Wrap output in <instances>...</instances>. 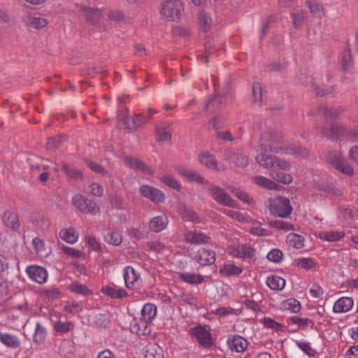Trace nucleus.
<instances>
[{
  "mask_svg": "<svg viewBox=\"0 0 358 358\" xmlns=\"http://www.w3.org/2000/svg\"><path fill=\"white\" fill-rule=\"evenodd\" d=\"M259 147L262 150L278 154L288 153L282 134L275 129L268 128L261 134Z\"/></svg>",
  "mask_w": 358,
  "mask_h": 358,
  "instance_id": "nucleus-1",
  "label": "nucleus"
},
{
  "mask_svg": "<svg viewBox=\"0 0 358 358\" xmlns=\"http://www.w3.org/2000/svg\"><path fill=\"white\" fill-rule=\"evenodd\" d=\"M267 206L271 215L280 217H287L292 210L289 200L283 196L270 198Z\"/></svg>",
  "mask_w": 358,
  "mask_h": 358,
  "instance_id": "nucleus-2",
  "label": "nucleus"
},
{
  "mask_svg": "<svg viewBox=\"0 0 358 358\" xmlns=\"http://www.w3.org/2000/svg\"><path fill=\"white\" fill-rule=\"evenodd\" d=\"M321 132L324 137L332 141L337 140L340 137L352 138L355 134V131L352 129L338 122H332L329 128L322 127Z\"/></svg>",
  "mask_w": 358,
  "mask_h": 358,
  "instance_id": "nucleus-3",
  "label": "nucleus"
},
{
  "mask_svg": "<svg viewBox=\"0 0 358 358\" xmlns=\"http://www.w3.org/2000/svg\"><path fill=\"white\" fill-rule=\"evenodd\" d=\"M257 163L264 169H280L281 171H288L290 169V164L282 159L264 153L256 156Z\"/></svg>",
  "mask_w": 358,
  "mask_h": 358,
  "instance_id": "nucleus-4",
  "label": "nucleus"
},
{
  "mask_svg": "<svg viewBox=\"0 0 358 358\" xmlns=\"http://www.w3.org/2000/svg\"><path fill=\"white\" fill-rule=\"evenodd\" d=\"M184 11L183 5L178 0H167L162 5L160 13L169 21L179 20Z\"/></svg>",
  "mask_w": 358,
  "mask_h": 358,
  "instance_id": "nucleus-5",
  "label": "nucleus"
},
{
  "mask_svg": "<svg viewBox=\"0 0 358 358\" xmlns=\"http://www.w3.org/2000/svg\"><path fill=\"white\" fill-rule=\"evenodd\" d=\"M73 206L84 214L96 215L100 212L98 205L93 201L84 197L81 194H76L72 199Z\"/></svg>",
  "mask_w": 358,
  "mask_h": 358,
  "instance_id": "nucleus-6",
  "label": "nucleus"
},
{
  "mask_svg": "<svg viewBox=\"0 0 358 358\" xmlns=\"http://www.w3.org/2000/svg\"><path fill=\"white\" fill-rule=\"evenodd\" d=\"M327 161L340 172L350 176L353 175L352 166L348 162L343 159L340 152L331 151L327 156Z\"/></svg>",
  "mask_w": 358,
  "mask_h": 358,
  "instance_id": "nucleus-7",
  "label": "nucleus"
},
{
  "mask_svg": "<svg viewBox=\"0 0 358 358\" xmlns=\"http://www.w3.org/2000/svg\"><path fill=\"white\" fill-rule=\"evenodd\" d=\"M208 191L210 192L211 196L220 204L234 207L235 201L233 200L229 194L225 192L222 188L217 187L214 185H210Z\"/></svg>",
  "mask_w": 358,
  "mask_h": 358,
  "instance_id": "nucleus-8",
  "label": "nucleus"
},
{
  "mask_svg": "<svg viewBox=\"0 0 358 358\" xmlns=\"http://www.w3.org/2000/svg\"><path fill=\"white\" fill-rule=\"evenodd\" d=\"M224 159L237 168L243 169L249 164V159L246 155L234 150L225 151Z\"/></svg>",
  "mask_w": 358,
  "mask_h": 358,
  "instance_id": "nucleus-9",
  "label": "nucleus"
},
{
  "mask_svg": "<svg viewBox=\"0 0 358 358\" xmlns=\"http://www.w3.org/2000/svg\"><path fill=\"white\" fill-rule=\"evenodd\" d=\"M139 192L154 203H162L165 199L164 194L161 190L148 185H141Z\"/></svg>",
  "mask_w": 358,
  "mask_h": 358,
  "instance_id": "nucleus-10",
  "label": "nucleus"
},
{
  "mask_svg": "<svg viewBox=\"0 0 358 358\" xmlns=\"http://www.w3.org/2000/svg\"><path fill=\"white\" fill-rule=\"evenodd\" d=\"M29 276L34 281L42 284L47 280L48 273L45 268L37 265H31L26 270Z\"/></svg>",
  "mask_w": 358,
  "mask_h": 358,
  "instance_id": "nucleus-11",
  "label": "nucleus"
},
{
  "mask_svg": "<svg viewBox=\"0 0 358 358\" xmlns=\"http://www.w3.org/2000/svg\"><path fill=\"white\" fill-rule=\"evenodd\" d=\"M227 99V93L223 95L215 94L210 96L208 102L205 106V110L207 112L213 113L215 110L221 109L226 105L225 100Z\"/></svg>",
  "mask_w": 358,
  "mask_h": 358,
  "instance_id": "nucleus-12",
  "label": "nucleus"
},
{
  "mask_svg": "<svg viewBox=\"0 0 358 358\" xmlns=\"http://www.w3.org/2000/svg\"><path fill=\"white\" fill-rule=\"evenodd\" d=\"M150 321L145 320L141 317L139 319L134 318L131 323V331L136 334L147 335L150 333Z\"/></svg>",
  "mask_w": 358,
  "mask_h": 358,
  "instance_id": "nucleus-13",
  "label": "nucleus"
},
{
  "mask_svg": "<svg viewBox=\"0 0 358 358\" xmlns=\"http://www.w3.org/2000/svg\"><path fill=\"white\" fill-rule=\"evenodd\" d=\"M124 161L126 165L131 169L141 171L148 175H152L154 173V171L150 167L136 158L127 156L124 157Z\"/></svg>",
  "mask_w": 358,
  "mask_h": 358,
  "instance_id": "nucleus-14",
  "label": "nucleus"
},
{
  "mask_svg": "<svg viewBox=\"0 0 358 358\" xmlns=\"http://www.w3.org/2000/svg\"><path fill=\"white\" fill-rule=\"evenodd\" d=\"M193 335L198 342L204 347H209L213 344L210 332L202 327H196L192 329Z\"/></svg>",
  "mask_w": 358,
  "mask_h": 358,
  "instance_id": "nucleus-15",
  "label": "nucleus"
},
{
  "mask_svg": "<svg viewBox=\"0 0 358 358\" xmlns=\"http://www.w3.org/2000/svg\"><path fill=\"white\" fill-rule=\"evenodd\" d=\"M148 119L143 114H134L131 117L123 118L124 126L129 130H136L146 122Z\"/></svg>",
  "mask_w": 358,
  "mask_h": 358,
  "instance_id": "nucleus-16",
  "label": "nucleus"
},
{
  "mask_svg": "<svg viewBox=\"0 0 358 358\" xmlns=\"http://www.w3.org/2000/svg\"><path fill=\"white\" fill-rule=\"evenodd\" d=\"M3 223L8 227L13 230H17L20 226L17 214L11 210H6L1 217Z\"/></svg>",
  "mask_w": 358,
  "mask_h": 358,
  "instance_id": "nucleus-17",
  "label": "nucleus"
},
{
  "mask_svg": "<svg viewBox=\"0 0 358 358\" xmlns=\"http://www.w3.org/2000/svg\"><path fill=\"white\" fill-rule=\"evenodd\" d=\"M171 123L162 121L157 124L155 127V135L157 141H166L171 140V134L168 131Z\"/></svg>",
  "mask_w": 358,
  "mask_h": 358,
  "instance_id": "nucleus-18",
  "label": "nucleus"
},
{
  "mask_svg": "<svg viewBox=\"0 0 358 358\" xmlns=\"http://www.w3.org/2000/svg\"><path fill=\"white\" fill-rule=\"evenodd\" d=\"M196 262L201 266L212 264L215 261V254L213 251L202 248L195 257Z\"/></svg>",
  "mask_w": 358,
  "mask_h": 358,
  "instance_id": "nucleus-19",
  "label": "nucleus"
},
{
  "mask_svg": "<svg viewBox=\"0 0 358 358\" xmlns=\"http://www.w3.org/2000/svg\"><path fill=\"white\" fill-rule=\"evenodd\" d=\"M227 343L231 350L238 352L244 351L248 346V341L238 335L229 336Z\"/></svg>",
  "mask_w": 358,
  "mask_h": 358,
  "instance_id": "nucleus-20",
  "label": "nucleus"
},
{
  "mask_svg": "<svg viewBox=\"0 0 358 358\" xmlns=\"http://www.w3.org/2000/svg\"><path fill=\"white\" fill-rule=\"evenodd\" d=\"M196 19L199 30L206 32L210 29L213 24V20L210 15L207 11H200L197 14Z\"/></svg>",
  "mask_w": 358,
  "mask_h": 358,
  "instance_id": "nucleus-21",
  "label": "nucleus"
},
{
  "mask_svg": "<svg viewBox=\"0 0 358 358\" xmlns=\"http://www.w3.org/2000/svg\"><path fill=\"white\" fill-rule=\"evenodd\" d=\"M23 22L25 25L32 29H42L47 26L48 21L41 17L26 15L23 17Z\"/></svg>",
  "mask_w": 358,
  "mask_h": 358,
  "instance_id": "nucleus-22",
  "label": "nucleus"
},
{
  "mask_svg": "<svg viewBox=\"0 0 358 358\" xmlns=\"http://www.w3.org/2000/svg\"><path fill=\"white\" fill-rule=\"evenodd\" d=\"M80 12L83 13L85 19L94 24L96 23L101 17V11L97 8H90V7H81Z\"/></svg>",
  "mask_w": 358,
  "mask_h": 358,
  "instance_id": "nucleus-23",
  "label": "nucleus"
},
{
  "mask_svg": "<svg viewBox=\"0 0 358 358\" xmlns=\"http://www.w3.org/2000/svg\"><path fill=\"white\" fill-rule=\"evenodd\" d=\"M168 224V219L164 215H159L153 217L150 223V229L155 232H159L166 228Z\"/></svg>",
  "mask_w": 358,
  "mask_h": 358,
  "instance_id": "nucleus-24",
  "label": "nucleus"
},
{
  "mask_svg": "<svg viewBox=\"0 0 358 358\" xmlns=\"http://www.w3.org/2000/svg\"><path fill=\"white\" fill-rule=\"evenodd\" d=\"M353 306V300L350 297H342L336 301L334 306V311L336 313H344L348 311Z\"/></svg>",
  "mask_w": 358,
  "mask_h": 358,
  "instance_id": "nucleus-25",
  "label": "nucleus"
},
{
  "mask_svg": "<svg viewBox=\"0 0 358 358\" xmlns=\"http://www.w3.org/2000/svg\"><path fill=\"white\" fill-rule=\"evenodd\" d=\"M280 169H273L269 173V176L274 180L283 184H289L292 181V177L290 174L279 171Z\"/></svg>",
  "mask_w": 358,
  "mask_h": 358,
  "instance_id": "nucleus-26",
  "label": "nucleus"
},
{
  "mask_svg": "<svg viewBox=\"0 0 358 358\" xmlns=\"http://www.w3.org/2000/svg\"><path fill=\"white\" fill-rule=\"evenodd\" d=\"M318 112L322 113L325 120H335L341 113V108L327 107L325 106H320L317 108Z\"/></svg>",
  "mask_w": 358,
  "mask_h": 358,
  "instance_id": "nucleus-27",
  "label": "nucleus"
},
{
  "mask_svg": "<svg viewBox=\"0 0 358 358\" xmlns=\"http://www.w3.org/2000/svg\"><path fill=\"white\" fill-rule=\"evenodd\" d=\"M145 358H163V350L157 344H149L146 346Z\"/></svg>",
  "mask_w": 358,
  "mask_h": 358,
  "instance_id": "nucleus-28",
  "label": "nucleus"
},
{
  "mask_svg": "<svg viewBox=\"0 0 358 358\" xmlns=\"http://www.w3.org/2000/svg\"><path fill=\"white\" fill-rule=\"evenodd\" d=\"M253 180L258 186L268 189H278L279 187L278 185L273 181L261 176H255Z\"/></svg>",
  "mask_w": 358,
  "mask_h": 358,
  "instance_id": "nucleus-29",
  "label": "nucleus"
},
{
  "mask_svg": "<svg viewBox=\"0 0 358 358\" xmlns=\"http://www.w3.org/2000/svg\"><path fill=\"white\" fill-rule=\"evenodd\" d=\"M92 321L96 327L106 328L110 322V314L108 313H96L93 316Z\"/></svg>",
  "mask_w": 358,
  "mask_h": 358,
  "instance_id": "nucleus-30",
  "label": "nucleus"
},
{
  "mask_svg": "<svg viewBox=\"0 0 358 358\" xmlns=\"http://www.w3.org/2000/svg\"><path fill=\"white\" fill-rule=\"evenodd\" d=\"M0 341L8 348H17L20 345L17 338L9 334L0 333Z\"/></svg>",
  "mask_w": 358,
  "mask_h": 358,
  "instance_id": "nucleus-31",
  "label": "nucleus"
},
{
  "mask_svg": "<svg viewBox=\"0 0 358 358\" xmlns=\"http://www.w3.org/2000/svg\"><path fill=\"white\" fill-rule=\"evenodd\" d=\"M267 285L273 290H281L285 285V280L278 275H271L266 280Z\"/></svg>",
  "mask_w": 358,
  "mask_h": 358,
  "instance_id": "nucleus-32",
  "label": "nucleus"
},
{
  "mask_svg": "<svg viewBox=\"0 0 358 358\" xmlns=\"http://www.w3.org/2000/svg\"><path fill=\"white\" fill-rule=\"evenodd\" d=\"M286 242L289 246L301 249L303 247L304 239L299 234L290 233L286 237Z\"/></svg>",
  "mask_w": 358,
  "mask_h": 358,
  "instance_id": "nucleus-33",
  "label": "nucleus"
},
{
  "mask_svg": "<svg viewBox=\"0 0 358 358\" xmlns=\"http://www.w3.org/2000/svg\"><path fill=\"white\" fill-rule=\"evenodd\" d=\"M59 236L69 243H74L78 238V234L73 228H69L61 230Z\"/></svg>",
  "mask_w": 358,
  "mask_h": 358,
  "instance_id": "nucleus-34",
  "label": "nucleus"
},
{
  "mask_svg": "<svg viewBox=\"0 0 358 358\" xmlns=\"http://www.w3.org/2000/svg\"><path fill=\"white\" fill-rule=\"evenodd\" d=\"M141 318L150 321L154 318L157 313V308L152 303H146L141 309Z\"/></svg>",
  "mask_w": 358,
  "mask_h": 358,
  "instance_id": "nucleus-35",
  "label": "nucleus"
},
{
  "mask_svg": "<svg viewBox=\"0 0 358 358\" xmlns=\"http://www.w3.org/2000/svg\"><path fill=\"white\" fill-rule=\"evenodd\" d=\"M124 278L127 287H129L138 280V275L131 266H127L124 270Z\"/></svg>",
  "mask_w": 358,
  "mask_h": 358,
  "instance_id": "nucleus-36",
  "label": "nucleus"
},
{
  "mask_svg": "<svg viewBox=\"0 0 358 358\" xmlns=\"http://www.w3.org/2000/svg\"><path fill=\"white\" fill-rule=\"evenodd\" d=\"M179 213L183 219L186 220L192 221L193 222H199V217L195 212L189 209L185 206H181L178 210Z\"/></svg>",
  "mask_w": 358,
  "mask_h": 358,
  "instance_id": "nucleus-37",
  "label": "nucleus"
},
{
  "mask_svg": "<svg viewBox=\"0 0 358 358\" xmlns=\"http://www.w3.org/2000/svg\"><path fill=\"white\" fill-rule=\"evenodd\" d=\"M185 239L192 243L199 244L207 243L208 237L202 233L192 231L186 234Z\"/></svg>",
  "mask_w": 358,
  "mask_h": 358,
  "instance_id": "nucleus-38",
  "label": "nucleus"
},
{
  "mask_svg": "<svg viewBox=\"0 0 358 358\" xmlns=\"http://www.w3.org/2000/svg\"><path fill=\"white\" fill-rule=\"evenodd\" d=\"M47 332L45 329L39 323L37 322L35 327V332L33 336V341L37 344L43 343L46 338Z\"/></svg>",
  "mask_w": 358,
  "mask_h": 358,
  "instance_id": "nucleus-39",
  "label": "nucleus"
},
{
  "mask_svg": "<svg viewBox=\"0 0 358 358\" xmlns=\"http://www.w3.org/2000/svg\"><path fill=\"white\" fill-rule=\"evenodd\" d=\"M310 90L315 92V95L318 97H322L331 94L334 88L332 86H327L326 87H320L317 85L315 83L312 82L310 85Z\"/></svg>",
  "mask_w": 358,
  "mask_h": 358,
  "instance_id": "nucleus-40",
  "label": "nucleus"
},
{
  "mask_svg": "<svg viewBox=\"0 0 358 358\" xmlns=\"http://www.w3.org/2000/svg\"><path fill=\"white\" fill-rule=\"evenodd\" d=\"M268 224L272 228H276L284 231L294 230L293 224L282 220H271L268 222Z\"/></svg>",
  "mask_w": 358,
  "mask_h": 358,
  "instance_id": "nucleus-41",
  "label": "nucleus"
},
{
  "mask_svg": "<svg viewBox=\"0 0 358 358\" xmlns=\"http://www.w3.org/2000/svg\"><path fill=\"white\" fill-rule=\"evenodd\" d=\"M353 57L349 49L344 50L342 53V69L344 71L350 69L353 66Z\"/></svg>",
  "mask_w": 358,
  "mask_h": 358,
  "instance_id": "nucleus-42",
  "label": "nucleus"
},
{
  "mask_svg": "<svg viewBox=\"0 0 358 358\" xmlns=\"http://www.w3.org/2000/svg\"><path fill=\"white\" fill-rule=\"evenodd\" d=\"M180 278L190 284H199L201 283L204 280V277L201 275L187 273H181L180 275Z\"/></svg>",
  "mask_w": 358,
  "mask_h": 358,
  "instance_id": "nucleus-43",
  "label": "nucleus"
},
{
  "mask_svg": "<svg viewBox=\"0 0 358 358\" xmlns=\"http://www.w3.org/2000/svg\"><path fill=\"white\" fill-rule=\"evenodd\" d=\"M199 160L202 164L209 169H215L217 166V162L215 157L208 152L200 155Z\"/></svg>",
  "mask_w": 358,
  "mask_h": 358,
  "instance_id": "nucleus-44",
  "label": "nucleus"
},
{
  "mask_svg": "<svg viewBox=\"0 0 358 358\" xmlns=\"http://www.w3.org/2000/svg\"><path fill=\"white\" fill-rule=\"evenodd\" d=\"M220 272L225 275H239L242 272V268L234 264H225L223 267L220 268Z\"/></svg>",
  "mask_w": 358,
  "mask_h": 358,
  "instance_id": "nucleus-45",
  "label": "nucleus"
},
{
  "mask_svg": "<svg viewBox=\"0 0 358 358\" xmlns=\"http://www.w3.org/2000/svg\"><path fill=\"white\" fill-rule=\"evenodd\" d=\"M252 102L262 104L263 101L262 87L259 83H254L252 85Z\"/></svg>",
  "mask_w": 358,
  "mask_h": 358,
  "instance_id": "nucleus-46",
  "label": "nucleus"
},
{
  "mask_svg": "<svg viewBox=\"0 0 358 358\" xmlns=\"http://www.w3.org/2000/svg\"><path fill=\"white\" fill-rule=\"evenodd\" d=\"M103 292L113 299H121L127 295V292L122 289H115L112 287L103 288Z\"/></svg>",
  "mask_w": 358,
  "mask_h": 358,
  "instance_id": "nucleus-47",
  "label": "nucleus"
},
{
  "mask_svg": "<svg viewBox=\"0 0 358 358\" xmlns=\"http://www.w3.org/2000/svg\"><path fill=\"white\" fill-rule=\"evenodd\" d=\"M345 234L343 232H337V231H326L322 232L320 237L322 239H324L327 241H336L340 240L341 238L344 236Z\"/></svg>",
  "mask_w": 358,
  "mask_h": 358,
  "instance_id": "nucleus-48",
  "label": "nucleus"
},
{
  "mask_svg": "<svg viewBox=\"0 0 358 358\" xmlns=\"http://www.w3.org/2000/svg\"><path fill=\"white\" fill-rule=\"evenodd\" d=\"M288 150L289 152L287 154L294 155L303 158H306L310 155V151L307 148L301 146H293L288 148Z\"/></svg>",
  "mask_w": 358,
  "mask_h": 358,
  "instance_id": "nucleus-49",
  "label": "nucleus"
},
{
  "mask_svg": "<svg viewBox=\"0 0 358 358\" xmlns=\"http://www.w3.org/2000/svg\"><path fill=\"white\" fill-rule=\"evenodd\" d=\"M69 287L71 292L76 294L83 295H87L91 294L90 289L85 285L79 282H73L71 284Z\"/></svg>",
  "mask_w": 358,
  "mask_h": 358,
  "instance_id": "nucleus-50",
  "label": "nucleus"
},
{
  "mask_svg": "<svg viewBox=\"0 0 358 358\" xmlns=\"http://www.w3.org/2000/svg\"><path fill=\"white\" fill-rule=\"evenodd\" d=\"M62 169L68 176L73 179L76 180L81 178V171L77 169H74L70 165L65 162L62 164Z\"/></svg>",
  "mask_w": 358,
  "mask_h": 358,
  "instance_id": "nucleus-51",
  "label": "nucleus"
},
{
  "mask_svg": "<svg viewBox=\"0 0 358 358\" xmlns=\"http://www.w3.org/2000/svg\"><path fill=\"white\" fill-rule=\"evenodd\" d=\"M225 120L221 115H217L213 117L208 122L209 128L213 129H218L224 127Z\"/></svg>",
  "mask_w": 358,
  "mask_h": 358,
  "instance_id": "nucleus-52",
  "label": "nucleus"
},
{
  "mask_svg": "<svg viewBox=\"0 0 358 358\" xmlns=\"http://www.w3.org/2000/svg\"><path fill=\"white\" fill-rule=\"evenodd\" d=\"M283 306L285 309L293 313H297L301 309L300 303L294 299H289L284 301Z\"/></svg>",
  "mask_w": 358,
  "mask_h": 358,
  "instance_id": "nucleus-53",
  "label": "nucleus"
},
{
  "mask_svg": "<svg viewBox=\"0 0 358 358\" xmlns=\"http://www.w3.org/2000/svg\"><path fill=\"white\" fill-rule=\"evenodd\" d=\"M64 141V136H62L49 138L46 143V148L48 150H55Z\"/></svg>",
  "mask_w": 358,
  "mask_h": 358,
  "instance_id": "nucleus-54",
  "label": "nucleus"
},
{
  "mask_svg": "<svg viewBox=\"0 0 358 358\" xmlns=\"http://www.w3.org/2000/svg\"><path fill=\"white\" fill-rule=\"evenodd\" d=\"M310 13L318 17L323 15L322 5L319 3L307 2Z\"/></svg>",
  "mask_w": 358,
  "mask_h": 358,
  "instance_id": "nucleus-55",
  "label": "nucleus"
},
{
  "mask_svg": "<svg viewBox=\"0 0 358 358\" xmlns=\"http://www.w3.org/2000/svg\"><path fill=\"white\" fill-rule=\"evenodd\" d=\"M162 181L169 187L175 189L178 191L180 190V183L173 178L171 176L167 175L164 176Z\"/></svg>",
  "mask_w": 358,
  "mask_h": 358,
  "instance_id": "nucleus-56",
  "label": "nucleus"
},
{
  "mask_svg": "<svg viewBox=\"0 0 358 358\" xmlns=\"http://www.w3.org/2000/svg\"><path fill=\"white\" fill-rule=\"evenodd\" d=\"M189 180L194 181L199 184H208V181L203 178L197 171L191 169L187 178Z\"/></svg>",
  "mask_w": 358,
  "mask_h": 358,
  "instance_id": "nucleus-57",
  "label": "nucleus"
},
{
  "mask_svg": "<svg viewBox=\"0 0 358 358\" xmlns=\"http://www.w3.org/2000/svg\"><path fill=\"white\" fill-rule=\"evenodd\" d=\"M282 252L278 249H273L267 255V259L273 262H280L282 258Z\"/></svg>",
  "mask_w": 358,
  "mask_h": 358,
  "instance_id": "nucleus-58",
  "label": "nucleus"
},
{
  "mask_svg": "<svg viewBox=\"0 0 358 358\" xmlns=\"http://www.w3.org/2000/svg\"><path fill=\"white\" fill-rule=\"evenodd\" d=\"M87 166L93 171L95 173L101 174V175H106L108 173V171L106 169H105L101 165L99 164H97L94 162L87 161L86 162Z\"/></svg>",
  "mask_w": 358,
  "mask_h": 358,
  "instance_id": "nucleus-59",
  "label": "nucleus"
},
{
  "mask_svg": "<svg viewBox=\"0 0 358 358\" xmlns=\"http://www.w3.org/2000/svg\"><path fill=\"white\" fill-rule=\"evenodd\" d=\"M262 323L268 328L280 330L282 328V325L271 318L265 317L262 320Z\"/></svg>",
  "mask_w": 358,
  "mask_h": 358,
  "instance_id": "nucleus-60",
  "label": "nucleus"
},
{
  "mask_svg": "<svg viewBox=\"0 0 358 358\" xmlns=\"http://www.w3.org/2000/svg\"><path fill=\"white\" fill-rule=\"evenodd\" d=\"M240 257L243 259H250L252 257L253 250L250 245H242L239 246Z\"/></svg>",
  "mask_w": 358,
  "mask_h": 358,
  "instance_id": "nucleus-61",
  "label": "nucleus"
},
{
  "mask_svg": "<svg viewBox=\"0 0 358 358\" xmlns=\"http://www.w3.org/2000/svg\"><path fill=\"white\" fill-rule=\"evenodd\" d=\"M215 137L217 139L224 141H233L234 137L231 134V133L229 130H224V131H217L215 133Z\"/></svg>",
  "mask_w": 358,
  "mask_h": 358,
  "instance_id": "nucleus-62",
  "label": "nucleus"
},
{
  "mask_svg": "<svg viewBox=\"0 0 358 358\" xmlns=\"http://www.w3.org/2000/svg\"><path fill=\"white\" fill-rule=\"evenodd\" d=\"M72 323L59 321L55 324V329L57 332L66 333L70 330Z\"/></svg>",
  "mask_w": 358,
  "mask_h": 358,
  "instance_id": "nucleus-63",
  "label": "nucleus"
},
{
  "mask_svg": "<svg viewBox=\"0 0 358 358\" xmlns=\"http://www.w3.org/2000/svg\"><path fill=\"white\" fill-rule=\"evenodd\" d=\"M286 67V64L281 62H273L268 64V71H281Z\"/></svg>",
  "mask_w": 358,
  "mask_h": 358,
  "instance_id": "nucleus-64",
  "label": "nucleus"
}]
</instances>
